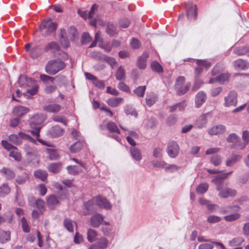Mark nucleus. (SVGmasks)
<instances>
[{
  "label": "nucleus",
  "mask_w": 249,
  "mask_h": 249,
  "mask_svg": "<svg viewBox=\"0 0 249 249\" xmlns=\"http://www.w3.org/2000/svg\"><path fill=\"white\" fill-rule=\"evenodd\" d=\"M66 66V65L63 61L59 59H55L48 62L45 70L48 74L53 75L63 70Z\"/></svg>",
  "instance_id": "1"
},
{
  "label": "nucleus",
  "mask_w": 249,
  "mask_h": 249,
  "mask_svg": "<svg viewBox=\"0 0 249 249\" xmlns=\"http://www.w3.org/2000/svg\"><path fill=\"white\" fill-rule=\"evenodd\" d=\"M224 183L219 182L217 183L216 190L219 192L218 196L221 198H226L228 197H234L237 194V191L235 189L230 187H224Z\"/></svg>",
  "instance_id": "2"
},
{
  "label": "nucleus",
  "mask_w": 249,
  "mask_h": 249,
  "mask_svg": "<svg viewBox=\"0 0 249 249\" xmlns=\"http://www.w3.org/2000/svg\"><path fill=\"white\" fill-rule=\"evenodd\" d=\"M57 28V24L52 22L50 19L44 20L40 25V29L42 34L48 36L53 33Z\"/></svg>",
  "instance_id": "3"
},
{
  "label": "nucleus",
  "mask_w": 249,
  "mask_h": 249,
  "mask_svg": "<svg viewBox=\"0 0 249 249\" xmlns=\"http://www.w3.org/2000/svg\"><path fill=\"white\" fill-rule=\"evenodd\" d=\"M185 78L184 76H179L176 80L175 89L178 95H183L188 91L191 84H184Z\"/></svg>",
  "instance_id": "4"
},
{
  "label": "nucleus",
  "mask_w": 249,
  "mask_h": 249,
  "mask_svg": "<svg viewBox=\"0 0 249 249\" xmlns=\"http://www.w3.org/2000/svg\"><path fill=\"white\" fill-rule=\"evenodd\" d=\"M9 140L14 144L18 145L22 143V140H26L35 143L36 141L30 135L23 132H19L18 135L11 134L9 136Z\"/></svg>",
  "instance_id": "5"
},
{
  "label": "nucleus",
  "mask_w": 249,
  "mask_h": 249,
  "mask_svg": "<svg viewBox=\"0 0 249 249\" xmlns=\"http://www.w3.org/2000/svg\"><path fill=\"white\" fill-rule=\"evenodd\" d=\"M237 93L234 91H231L229 92L227 96L224 98L225 103L224 105L225 107L231 106H235L237 103Z\"/></svg>",
  "instance_id": "6"
},
{
  "label": "nucleus",
  "mask_w": 249,
  "mask_h": 249,
  "mask_svg": "<svg viewBox=\"0 0 249 249\" xmlns=\"http://www.w3.org/2000/svg\"><path fill=\"white\" fill-rule=\"evenodd\" d=\"M179 146L176 142L172 141L169 142L166 151L170 157L176 158L179 153Z\"/></svg>",
  "instance_id": "7"
},
{
  "label": "nucleus",
  "mask_w": 249,
  "mask_h": 249,
  "mask_svg": "<svg viewBox=\"0 0 249 249\" xmlns=\"http://www.w3.org/2000/svg\"><path fill=\"white\" fill-rule=\"evenodd\" d=\"M46 119V116L42 114H36L33 116L30 120V125L31 128L39 126Z\"/></svg>",
  "instance_id": "8"
},
{
  "label": "nucleus",
  "mask_w": 249,
  "mask_h": 249,
  "mask_svg": "<svg viewBox=\"0 0 249 249\" xmlns=\"http://www.w3.org/2000/svg\"><path fill=\"white\" fill-rule=\"evenodd\" d=\"M186 15L189 19L193 17L196 19L197 16V9L196 5H193L192 2H188L186 5Z\"/></svg>",
  "instance_id": "9"
},
{
  "label": "nucleus",
  "mask_w": 249,
  "mask_h": 249,
  "mask_svg": "<svg viewBox=\"0 0 249 249\" xmlns=\"http://www.w3.org/2000/svg\"><path fill=\"white\" fill-rule=\"evenodd\" d=\"M94 198L96 205L99 207L106 210H110L111 209V204L106 198L99 196L94 197Z\"/></svg>",
  "instance_id": "10"
},
{
  "label": "nucleus",
  "mask_w": 249,
  "mask_h": 249,
  "mask_svg": "<svg viewBox=\"0 0 249 249\" xmlns=\"http://www.w3.org/2000/svg\"><path fill=\"white\" fill-rule=\"evenodd\" d=\"M96 204L95 202L94 198H93L91 200H89L84 203L85 208L83 209V213L85 215H89L91 212L95 211Z\"/></svg>",
  "instance_id": "11"
},
{
  "label": "nucleus",
  "mask_w": 249,
  "mask_h": 249,
  "mask_svg": "<svg viewBox=\"0 0 249 249\" xmlns=\"http://www.w3.org/2000/svg\"><path fill=\"white\" fill-rule=\"evenodd\" d=\"M226 131V127L223 124H217L213 126L208 130V133L210 135H217L224 133Z\"/></svg>",
  "instance_id": "12"
},
{
  "label": "nucleus",
  "mask_w": 249,
  "mask_h": 249,
  "mask_svg": "<svg viewBox=\"0 0 249 249\" xmlns=\"http://www.w3.org/2000/svg\"><path fill=\"white\" fill-rule=\"evenodd\" d=\"M196 64L198 67L196 68L195 71L196 77H198L202 73L203 71L202 67L208 69L211 65L210 62L203 60H197Z\"/></svg>",
  "instance_id": "13"
},
{
  "label": "nucleus",
  "mask_w": 249,
  "mask_h": 249,
  "mask_svg": "<svg viewBox=\"0 0 249 249\" xmlns=\"http://www.w3.org/2000/svg\"><path fill=\"white\" fill-rule=\"evenodd\" d=\"M104 217L100 213H96L90 218V225L94 228H98L102 224Z\"/></svg>",
  "instance_id": "14"
},
{
  "label": "nucleus",
  "mask_w": 249,
  "mask_h": 249,
  "mask_svg": "<svg viewBox=\"0 0 249 249\" xmlns=\"http://www.w3.org/2000/svg\"><path fill=\"white\" fill-rule=\"evenodd\" d=\"M207 99V95L203 91H199L196 95L195 103L196 107H199L205 103Z\"/></svg>",
  "instance_id": "15"
},
{
  "label": "nucleus",
  "mask_w": 249,
  "mask_h": 249,
  "mask_svg": "<svg viewBox=\"0 0 249 249\" xmlns=\"http://www.w3.org/2000/svg\"><path fill=\"white\" fill-rule=\"evenodd\" d=\"M47 204L48 207L53 209L54 207L59 205V201L56 196L54 195L48 196L46 199Z\"/></svg>",
  "instance_id": "16"
},
{
  "label": "nucleus",
  "mask_w": 249,
  "mask_h": 249,
  "mask_svg": "<svg viewBox=\"0 0 249 249\" xmlns=\"http://www.w3.org/2000/svg\"><path fill=\"white\" fill-rule=\"evenodd\" d=\"M234 67L237 70H245L249 68V63L245 60L238 59L235 61Z\"/></svg>",
  "instance_id": "17"
},
{
  "label": "nucleus",
  "mask_w": 249,
  "mask_h": 249,
  "mask_svg": "<svg viewBox=\"0 0 249 249\" xmlns=\"http://www.w3.org/2000/svg\"><path fill=\"white\" fill-rule=\"evenodd\" d=\"M60 50V46L58 44L55 42L53 41L48 43L45 48L44 51L46 52H51L54 53L59 51Z\"/></svg>",
  "instance_id": "18"
},
{
  "label": "nucleus",
  "mask_w": 249,
  "mask_h": 249,
  "mask_svg": "<svg viewBox=\"0 0 249 249\" xmlns=\"http://www.w3.org/2000/svg\"><path fill=\"white\" fill-rule=\"evenodd\" d=\"M33 80L26 76L21 75L18 80V83L20 87H29L32 84Z\"/></svg>",
  "instance_id": "19"
},
{
  "label": "nucleus",
  "mask_w": 249,
  "mask_h": 249,
  "mask_svg": "<svg viewBox=\"0 0 249 249\" xmlns=\"http://www.w3.org/2000/svg\"><path fill=\"white\" fill-rule=\"evenodd\" d=\"M61 109V106L57 104H49L43 107L44 110L53 113H58Z\"/></svg>",
  "instance_id": "20"
},
{
  "label": "nucleus",
  "mask_w": 249,
  "mask_h": 249,
  "mask_svg": "<svg viewBox=\"0 0 249 249\" xmlns=\"http://www.w3.org/2000/svg\"><path fill=\"white\" fill-rule=\"evenodd\" d=\"M0 173L2 176L8 180L14 178L16 176L15 173L13 170L6 167H3L0 170Z\"/></svg>",
  "instance_id": "21"
},
{
  "label": "nucleus",
  "mask_w": 249,
  "mask_h": 249,
  "mask_svg": "<svg viewBox=\"0 0 249 249\" xmlns=\"http://www.w3.org/2000/svg\"><path fill=\"white\" fill-rule=\"evenodd\" d=\"M130 152L132 158L136 161H140L142 159V155L140 150L136 147H130Z\"/></svg>",
  "instance_id": "22"
},
{
  "label": "nucleus",
  "mask_w": 249,
  "mask_h": 249,
  "mask_svg": "<svg viewBox=\"0 0 249 249\" xmlns=\"http://www.w3.org/2000/svg\"><path fill=\"white\" fill-rule=\"evenodd\" d=\"M62 168V164L60 162H54L50 163L47 167L48 171L52 173H57Z\"/></svg>",
  "instance_id": "23"
},
{
  "label": "nucleus",
  "mask_w": 249,
  "mask_h": 249,
  "mask_svg": "<svg viewBox=\"0 0 249 249\" xmlns=\"http://www.w3.org/2000/svg\"><path fill=\"white\" fill-rule=\"evenodd\" d=\"M63 224L64 227L70 232H73L74 227L77 229L76 223L68 218L64 219Z\"/></svg>",
  "instance_id": "24"
},
{
  "label": "nucleus",
  "mask_w": 249,
  "mask_h": 249,
  "mask_svg": "<svg viewBox=\"0 0 249 249\" xmlns=\"http://www.w3.org/2000/svg\"><path fill=\"white\" fill-rule=\"evenodd\" d=\"M29 111V108L23 106H18L14 108L13 110V113L15 115L18 116H21L28 112Z\"/></svg>",
  "instance_id": "25"
},
{
  "label": "nucleus",
  "mask_w": 249,
  "mask_h": 249,
  "mask_svg": "<svg viewBox=\"0 0 249 249\" xmlns=\"http://www.w3.org/2000/svg\"><path fill=\"white\" fill-rule=\"evenodd\" d=\"M49 132L53 137H57L62 135L64 131L59 125H55L51 128Z\"/></svg>",
  "instance_id": "26"
},
{
  "label": "nucleus",
  "mask_w": 249,
  "mask_h": 249,
  "mask_svg": "<svg viewBox=\"0 0 249 249\" xmlns=\"http://www.w3.org/2000/svg\"><path fill=\"white\" fill-rule=\"evenodd\" d=\"M40 128L41 127L40 126H35L34 128H32L33 130H30V132L33 135L36 136V140L43 145L50 146L46 142L39 138Z\"/></svg>",
  "instance_id": "27"
},
{
  "label": "nucleus",
  "mask_w": 249,
  "mask_h": 249,
  "mask_svg": "<svg viewBox=\"0 0 249 249\" xmlns=\"http://www.w3.org/2000/svg\"><path fill=\"white\" fill-rule=\"evenodd\" d=\"M157 99V96L154 92H150L146 95L145 98L146 103L147 106L151 107L156 103Z\"/></svg>",
  "instance_id": "28"
},
{
  "label": "nucleus",
  "mask_w": 249,
  "mask_h": 249,
  "mask_svg": "<svg viewBox=\"0 0 249 249\" xmlns=\"http://www.w3.org/2000/svg\"><path fill=\"white\" fill-rule=\"evenodd\" d=\"M123 101V98L121 97H112L107 100V103L111 107H117L122 104Z\"/></svg>",
  "instance_id": "29"
},
{
  "label": "nucleus",
  "mask_w": 249,
  "mask_h": 249,
  "mask_svg": "<svg viewBox=\"0 0 249 249\" xmlns=\"http://www.w3.org/2000/svg\"><path fill=\"white\" fill-rule=\"evenodd\" d=\"M11 239V232L9 231H4L0 230V243H5L10 241Z\"/></svg>",
  "instance_id": "30"
},
{
  "label": "nucleus",
  "mask_w": 249,
  "mask_h": 249,
  "mask_svg": "<svg viewBox=\"0 0 249 249\" xmlns=\"http://www.w3.org/2000/svg\"><path fill=\"white\" fill-rule=\"evenodd\" d=\"M148 54L147 53H143L140 56L137 61V66L141 69H144L146 66V61Z\"/></svg>",
  "instance_id": "31"
},
{
  "label": "nucleus",
  "mask_w": 249,
  "mask_h": 249,
  "mask_svg": "<svg viewBox=\"0 0 249 249\" xmlns=\"http://www.w3.org/2000/svg\"><path fill=\"white\" fill-rule=\"evenodd\" d=\"M207 123V117L206 114L201 116L196 123V128L201 129L206 126Z\"/></svg>",
  "instance_id": "32"
},
{
  "label": "nucleus",
  "mask_w": 249,
  "mask_h": 249,
  "mask_svg": "<svg viewBox=\"0 0 249 249\" xmlns=\"http://www.w3.org/2000/svg\"><path fill=\"white\" fill-rule=\"evenodd\" d=\"M84 142L83 141H77L72 144L69 148L71 153H77L81 150L84 146Z\"/></svg>",
  "instance_id": "33"
},
{
  "label": "nucleus",
  "mask_w": 249,
  "mask_h": 249,
  "mask_svg": "<svg viewBox=\"0 0 249 249\" xmlns=\"http://www.w3.org/2000/svg\"><path fill=\"white\" fill-rule=\"evenodd\" d=\"M66 168L68 174L70 175H75L83 172V170L76 165H69Z\"/></svg>",
  "instance_id": "34"
},
{
  "label": "nucleus",
  "mask_w": 249,
  "mask_h": 249,
  "mask_svg": "<svg viewBox=\"0 0 249 249\" xmlns=\"http://www.w3.org/2000/svg\"><path fill=\"white\" fill-rule=\"evenodd\" d=\"M241 159V156L239 155H233L229 158L226 162L227 166H231Z\"/></svg>",
  "instance_id": "35"
},
{
  "label": "nucleus",
  "mask_w": 249,
  "mask_h": 249,
  "mask_svg": "<svg viewBox=\"0 0 249 249\" xmlns=\"http://www.w3.org/2000/svg\"><path fill=\"white\" fill-rule=\"evenodd\" d=\"M10 192V188L8 183H4L0 186V197H3Z\"/></svg>",
  "instance_id": "36"
},
{
  "label": "nucleus",
  "mask_w": 249,
  "mask_h": 249,
  "mask_svg": "<svg viewBox=\"0 0 249 249\" xmlns=\"http://www.w3.org/2000/svg\"><path fill=\"white\" fill-rule=\"evenodd\" d=\"M9 156L14 158L15 160L18 161H19L21 160V154L18 149L16 147L13 150L10 151Z\"/></svg>",
  "instance_id": "37"
},
{
  "label": "nucleus",
  "mask_w": 249,
  "mask_h": 249,
  "mask_svg": "<svg viewBox=\"0 0 249 249\" xmlns=\"http://www.w3.org/2000/svg\"><path fill=\"white\" fill-rule=\"evenodd\" d=\"M231 173L232 171H230L226 173H221L219 175H216L215 177V178L212 180V182L217 185V183L223 182L222 181H219V180L224 179L227 178Z\"/></svg>",
  "instance_id": "38"
},
{
  "label": "nucleus",
  "mask_w": 249,
  "mask_h": 249,
  "mask_svg": "<svg viewBox=\"0 0 249 249\" xmlns=\"http://www.w3.org/2000/svg\"><path fill=\"white\" fill-rule=\"evenodd\" d=\"M34 176L37 178L44 181L47 177L48 174L45 170H37L34 172Z\"/></svg>",
  "instance_id": "39"
},
{
  "label": "nucleus",
  "mask_w": 249,
  "mask_h": 249,
  "mask_svg": "<svg viewBox=\"0 0 249 249\" xmlns=\"http://www.w3.org/2000/svg\"><path fill=\"white\" fill-rule=\"evenodd\" d=\"M40 80L44 83V84L45 85L53 83L54 80V77L45 74H40Z\"/></svg>",
  "instance_id": "40"
},
{
  "label": "nucleus",
  "mask_w": 249,
  "mask_h": 249,
  "mask_svg": "<svg viewBox=\"0 0 249 249\" xmlns=\"http://www.w3.org/2000/svg\"><path fill=\"white\" fill-rule=\"evenodd\" d=\"M186 105L184 102H180L170 107V111L171 112L178 110L182 111L184 109Z\"/></svg>",
  "instance_id": "41"
},
{
  "label": "nucleus",
  "mask_w": 249,
  "mask_h": 249,
  "mask_svg": "<svg viewBox=\"0 0 249 249\" xmlns=\"http://www.w3.org/2000/svg\"><path fill=\"white\" fill-rule=\"evenodd\" d=\"M107 127L110 132H115L118 134L120 133V131L114 122L111 121L108 122L107 124Z\"/></svg>",
  "instance_id": "42"
},
{
  "label": "nucleus",
  "mask_w": 249,
  "mask_h": 249,
  "mask_svg": "<svg viewBox=\"0 0 249 249\" xmlns=\"http://www.w3.org/2000/svg\"><path fill=\"white\" fill-rule=\"evenodd\" d=\"M29 178V174L26 172H24L22 175L18 176L16 179V181L18 184H23L26 182Z\"/></svg>",
  "instance_id": "43"
},
{
  "label": "nucleus",
  "mask_w": 249,
  "mask_h": 249,
  "mask_svg": "<svg viewBox=\"0 0 249 249\" xmlns=\"http://www.w3.org/2000/svg\"><path fill=\"white\" fill-rule=\"evenodd\" d=\"M116 78L119 81H123L125 79V71L123 67L120 66L116 73Z\"/></svg>",
  "instance_id": "44"
},
{
  "label": "nucleus",
  "mask_w": 249,
  "mask_h": 249,
  "mask_svg": "<svg viewBox=\"0 0 249 249\" xmlns=\"http://www.w3.org/2000/svg\"><path fill=\"white\" fill-rule=\"evenodd\" d=\"M53 186L55 187L56 188L59 189L60 191H61V193L62 194H59L58 195V197L61 200L63 199L66 198L67 197V193L66 192V191L63 189V187L60 184L58 183H55L53 184Z\"/></svg>",
  "instance_id": "45"
},
{
  "label": "nucleus",
  "mask_w": 249,
  "mask_h": 249,
  "mask_svg": "<svg viewBox=\"0 0 249 249\" xmlns=\"http://www.w3.org/2000/svg\"><path fill=\"white\" fill-rule=\"evenodd\" d=\"M20 222L21 224V227L23 231L24 232L28 233L30 231V228L27 221V220L24 217H22L20 219Z\"/></svg>",
  "instance_id": "46"
},
{
  "label": "nucleus",
  "mask_w": 249,
  "mask_h": 249,
  "mask_svg": "<svg viewBox=\"0 0 249 249\" xmlns=\"http://www.w3.org/2000/svg\"><path fill=\"white\" fill-rule=\"evenodd\" d=\"M145 89L146 87L145 86H139L134 90V93L138 96L142 97L144 94Z\"/></svg>",
  "instance_id": "47"
},
{
  "label": "nucleus",
  "mask_w": 249,
  "mask_h": 249,
  "mask_svg": "<svg viewBox=\"0 0 249 249\" xmlns=\"http://www.w3.org/2000/svg\"><path fill=\"white\" fill-rule=\"evenodd\" d=\"M152 165L154 168H165L167 163L163 160H153L151 162Z\"/></svg>",
  "instance_id": "48"
},
{
  "label": "nucleus",
  "mask_w": 249,
  "mask_h": 249,
  "mask_svg": "<svg viewBox=\"0 0 249 249\" xmlns=\"http://www.w3.org/2000/svg\"><path fill=\"white\" fill-rule=\"evenodd\" d=\"M151 66L153 71L158 73H161L163 71L162 67L158 62L154 61L152 62Z\"/></svg>",
  "instance_id": "49"
},
{
  "label": "nucleus",
  "mask_w": 249,
  "mask_h": 249,
  "mask_svg": "<svg viewBox=\"0 0 249 249\" xmlns=\"http://www.w3.org/2000/svg\"><path fill=\"white\" fill-rule=\"evenodd\" d=\"M243 242L244 239L242 237H238L230 241L229 244L231 247H235L241 245Z\"/></svg>",
  "instance_id": "50"
},
{
  "label": "nucleus",
  "mask_w": 249,
  "mask_h": 249,
  "mask_svg": "<svg viewBox=\"0 0 249 249\" xmlns=\"http://www.w3.org/2000/svg\"><path fill=\"white\" fill-rule=\"evenodd\" d=\"M208 187L209 185L208 183H202L197 186L196 191L197 193L203 194L207 191Z\"/></svg>",
  "instance_id": "51"
},
{
  "label": "nucleus",
  "mask_w": 249,
  "mask_h": 249,
  "mask_svg": "<svg viewBox=\"0 0 249 249\" xmlns=\"http://www.w3.org/2000/svg\"><path fill=\"white\" fill-rule=\"evenodd\" d=\"M240 217V214L238 213H234L228 215L224 216V218L226 221L231 222L235 221L239 219Z\"/></svg>",
  "instance_id": "52"
},
{
  "label": "nucleus",
  "mask_w": 249,
  "mask_h": 249,
  "mask_svg": "<svg viewBox=\"0 0 249 249\" xmlns=\"http://www.w3.org/2000/svg\"><path fill=\"white\" fill-rule=\"evenodd\" d=\"M229 75L228 73H222L216 77V82L223 84L228 81Z\"/></svg>",
  "instance_id": "53"
},
{
  "label": "nucleus",
  "mask_w": 249,
  "mask_h": 249,
  "mask_svg": "<svg viewBox=\"0 0 249 249\" xmlns=\"http://www.w3.org/2000/svg\"><path fill=\"white\" fill-rule=\"evenodd\" d=\"M239 137L235 133L230 134L226 139L228 142L232 143L239 142Z\"/></svg>",
  "instance_id": "54"
},
{
  "label": "nucleus",
  "mask_w": 249,
  "mask_h": 249,
  "mask_svg": "<svg viewBox=\"0 0 249 249\" xmlns=\"http://www.w3.org/2000/svg\"><path fill=\"white\" fill-rule=\"evenodd\" d=\"M106 32L110 36H114L117 34L115 26L111 24L107 26Z\"/></svg>",
  "instance_id": "55"
},
{
  "label": "nucleus",
  "mask_w": 249,
  "mask_h": 249,
  "mask_svg": "<svg viewBox=\"0 0 249 249\" xmlns=\"http://www.w3.org/2000/svg\"><path fill=\"white\" fill-rule=\"evenodd\" d=\"M36 207L38 209L39 211H40L41 213H42L45 210L44 201L41 199H38L36 201Z\"/></svg>",
  "instance_id": "56"
},
{
  "label": "nucleus",
  "mask_w": 249,
  "mask_h": 249,
  "mask_svg": "<svg viewBox=\"0 0 249 249\" xmlns=\"http://www.w3.org/2000/svg\"><path fill=\"white\" fill-rule=\"evenodd\" d=\"M87 236L89 241L92 242L94 238L97 236V233L94 230L89 229L88 230Z\"/></svg>",
  "instance_id": "57"
},
{
  "label": "nucleus",
  "mask_w": 249,
  "mask_h": 249,
  "mask_svg": "<svg viewBox=\"0 0 249 249\" xmlns=\"http://www.w3.org/2000/svg\"><path fill=\"white\" fill-rule=\"evenodd\" d=\"M163 148L161 147H156L153 151V156L156 158H161L162 156Z\"/></svg>",
  "instance_id": "58"
},
{
  "label": "nucleus",
  "mask_w": 249,
  "mask_h": 249,
  "mask_svg": "<svg viewBox=\"0 0 249 249\" xmlns=\"http://www.w3.org/2000/svg\"><path fill=\"white\" fill-rule=\"evenodd\" d=\"M49 158L51 160H56L58 159V155L57 152L53 149H48Z\"/></svg>",
  "instance_id": "59"
},
{
  "label": "nucleus",
  "mask_w": 249,
  "mask_h": 249,
  "mask_svg": "<svg viewBox=\"0 0 249 249\" xmlns=\"http://www.w3.org/2000/svg\"><path fill=\"white\" fill-rule=\"evenodd\" d=\"M213 242L211 241V243H204L200 244L198 249H213L214 246Z\"/></svg>",
  "instance_id": "60"
},
{
  "label": "nucleus",
  "mask_w": 249,
  "mask_h": 249,
  "mask_svg": "<svg viewBox=\"0 0 249 249\" xmlns=\"http://www.w3.org/2000/svg\"><path fill=\"white\" fill-rule=\"evenodd\" d=\"M91 40V37L88 33H84L82 36L81 42L83 44H86Z\"/></svg>",
  "instance_id": "61"
},
{
  "label": "nucleus",
  "mask_w": 249,
  "mask_h": 249,
  "mask_svg": "<svg viewBox=\"0 0 249 249\" xmlns=\"http://www.w3.org/2000/svg\"><path fill=\"white\" fill-rule=\"evenodd\" d=\"M104 60L108 63L112 68L116 65L117 62L115 59L113 57L105 56L104 57Z\"/></svg>",
  "instance_id": "62"
},
{
  "label": "nucleus",
  "mask_w": 249,
  "mask_h": 249,
  "mask_svg": "<svg viewBox=\"0 0 249 249\" xmlns=\"http://www.w3.org/2000/svg\"><path fill=\"white\" fill-rule=\"evenodd\" d=\"M211 162L214 166L219 165L221 162V159L219 156L215 155L212 157Z\"/></svg>",
  "instance_id": "63"
},
{
  "label": "nucleus",
  "mask_w": 249,
  "mask_h": 249,
  "mask_svg": "<svg viewBox=\"0 0 249 249\" xmlns=\"http://www.w3.org/2000/svg\"><path fill=\"white\" fill-rule=\"evenodd\" d=\"M242 232L245 236H249V222L244 224L242 228Z\"/></svg>",
  "instance_id": "64"
}]
</instances>
